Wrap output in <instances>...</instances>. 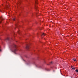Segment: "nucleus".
<instances>
[{
    "instance_id": "1",
    "label": "nucleus",
    "mask_w": 78,
    "mask_h": 78,
    "mask_svg": "<svg viewBox=\"0 0 78 78\" xmlns=\"http://www.w3.org/2000/svg\"><path fill=\"white\" fill-rule=\"evenodd\" d=\"M16 48H17V46L15 44H14L13 48L11 49V50L12 52H13L15 54H16V52L17 51V49H16Z\"/></svg>"
},
{
    "instance_id": "2",
    "label": "nucleus",
    "mask_w": 78,
    "mask_h": 78,
    "mask_svg": "<svg viewBox=\"0 0 78 78\" xmlns=\"http://www.w3.org/2000/svg\"><path fill=\"white\" fill-rule=\"evenodd\" d=\"M30 47H29V46L28 45H27L26 47V48L27 49V50L29 49Z\"/></svg>"
},
{
    "instance_id": "3",
    "label": "nucleus",
    "mask_w": 78,
    "mask_h": 78,
    "mask_svg": "<svg viewBox=\"0 0 78 78\" xmlns=\"http://www.w3.org/2000/svg\"><path fill=\"white\" fill-rule=\"evenodd\" d=\"M71 67L73 70H75V68L73 67V66H71Z\"/></svg>"
},
{
    "instance_id": "4",
    "label": "nucleus",
    "mask_w": 78,
    "mask_h": 78,
    "mask_svg": "<svg viewBox=\"0 0 78 78\" xmlns=\"http://www.w3.org/2000/svg\"><path fill=\"white\" fill-rule=\"evenodd\" d=\"M45 34H44V33H43V34H42L41 36L42 37H44V36H45Z\"/></svg>"
},
{
    "instance_id": "5",
    "label": "nucleus",
    "mask_w": 78,
    "mask_h": 78,
    "mask_svg": "<svg viewBox=\"0 0 78 78\" xmlns=\"http://www.w3.org/2000/svg\"><path fill=\"white\" fill-rule=\"evenodd\" d=\"M0 18L1 20H3V16H1V17H0Z\"/></svg>"
},
{
    "instance_id": "6",
    "label": "nucleus",
    "mask_w": 78,
    "mask_h": 78,
    "mask_svg": "<svg viewBox=\"0 0 78 78\" xmlns=\"http://www.w3.org/2000/svg\"><path fill=\"white\" fill-rule=\"evenodd\" d=\"M35 9H36V10H37V7L36 6H35Z\"/></svg>"
},
{
    "instance_id": "7",
    "label": "nucleus",
    "mask_w": 78,
    "mask_h": 78,
    "mask_svg": "<svg viewBox=\"0 0 78 78\" xmlns=\"http://www.w3.org/2000/svg\"><path fill=\"white\" fill-rule=\"evenodd\" d=\"M73 61H76V59H75V58H73Z\"/></svg>"
},
{
    "instance_id": "8",
    "label": "nucleus",
    "mask_w": 78,
    "mask_h": 78,
    "mask_svg": "<svg viewBox=\"0 0 78 78\" xmlns=\"http://www.w3.org/2000/svg\"><path fill=\"white\" fill-rule=\"evenodd\" d=\"M9 8V5L7 6L6 7V9H7V8Z\"/></svg>"
},
{
    "instance_id": "9",
    "label": "nucleus",
    "mask_w": 78,
    "mask_h": 78,
    "mask_svg": "<svg viewBox=\"0 0 78 78\" xmlns=\"http://www.w3.org/2000/svg\"><path fill=\"white\" fill-rule=\"evenodd\" d=\"M76 72H77V73H78V69H76Z\"/></svg>"
},
{
    "instance_id": "10",
    "label": "nucleus",
    "mask_w": 78,
    "mask_h": 78,
    "mask_svg": "<svg viewBox=\"0 0 78 78\" xmlns=\"http://www.w3.org/2000/svg\"><path fill=\"white\" fill-rule=\"evenodd\" d=\"M36 0H35V3H36V4H37V1H36Z\"/></svg>"
},
{
    "instance_id": "11",
    "label": "nucleus",
    "mask_w": 78,
    "mask_h": 78,
    "mask_svg": "<svg viewBox=\"0 0 78 78\" xmlns=\"http://www.w3.org/2000/svg\"><path fill=\"white\" fill-rule=\"evenodd\" d=\"M9 38H6V40H9Z\"/></svg>"
},
{
    "instance_id": "12",
    "label": "nucleus",
    "mask_w": 78,
    "mask_h": 78,
    "mask_svg": "<svg viewBox=\"0 0 78 78\" xmlns=\"http://www.w3.org/2000/svg\"><path fill=\"white\" fill-rule=\"evenodd\" d=\"M50 64H53V62H50Z\"/></svg>"
},
{
    "instance_id": "13",
    "label": "nucleus",
    "mask_w": 78,
    "mask_h": 78,
    "mask_svg": "<svg viewBox=\"0 0 78 78\" xmlns=\"http://www.w3.org/2000/svg\"><path fill=\"white\" fill-rule=\"evenodd\" d=\"M39 68H41L42 67L41 66H39Z\"/></svg>"
},
{
    "instance_id": "14",
    "label": "nucleus",
    "mask_w": 78,
    "mask_h": 78,
    "mask_svg": "<svg viewBox=\"0 0 78 78\" xmlns=\"http://www.w3.org/2000/svg\"><path fill=\"white\" fill-rule=\"evenodd\" d=\"M13 20V21H15V19L14 18Z\"/></svg>"
},
{
    "instance_id": "15",
    "label": "nucleus",
    "mask_w": 78,
    "mask_h": 78,
    "mask_svg": "<svg viewBox=\"0 0 78 78\" xmlns=\"http://www.w3.org/2000/svg\"><path fill=\"white\" fill-rule=\"evenodd\" d=\"M18 33H20V31H19V30H18Z\"/></svg>"
},
{
    "instance_id": "16",
    "label": "nucleus",
    "mask_w": 78,
    "mask_h": 78,
    "mask_svg": "<svg viewBox=\"0 0 78 78\" xmlns=\"http://www.w3.org/2000/svg\"><path fill=\"white\" fill-rule=\"evenodd\" d=\"M19 3H20V0H19Z\"/></svg>"
},
{
    "instance_id": "17",
    "label": "nucleus",
    "mask_w": 78,
    "mask_h": 78,
    "mask_svg": "<svg viewBox=\"0 0 78 78\" xmlns=\"http://www.w3.org/2000/svg\"><path fill=\"white\" fill-rule=\"evenodd\" d=\"M1 22H2V21L1 20L0 21V23H1Z\"/></svg>"
},
{
    "instance_id": "18",
    "label": "nucleus",
    "mask_w": 78,
    "mask_h": 78,
    "mask_svg": "<svg viewBox=\"0 0 78 78\" xmlns=\"http://www.w3.org/2000/svg\"><path fill=\"white\" fill-rule=\"evenodd\" d=\"M15 26H16V27H17V25H15Z\"/></svg>"
},
{
    "instance_id": "19",
    "label": "nucleus",
    "mask_w": 78,
    "mask_h": 78,
    "mask_svg": "<svg viewBox=\"0 0 78 78\" xmlns=\"http://www.w3.org/2000/svg\"><path fill=\"white\" fill-rule=\"evenodd\" d=\"M0 12H2V11H1V10H0Z\"/></svg>"
},
{
    "instance_id": "20",
    "label": "nucleus",
    "mask_w": 78,
    "mask_h": 78,
    "mask_svg": "<svg viewBox=\"0 0 78 78\" xmlns=\"http://www.w3.org/2000/svg\"><path fill=\"white\" fill-rule=\"evenodd\" d=\"M1 51V49H0V51Z\"/></svg>"
},
{
    "instance_id": "21",
    "label": "nucleus",
    "mask_w": 78,
    "mask_h": 78,
    "mask_svg": "<svg viewBox=\"0 0 78 78\" xmlns=\"http://www.w3.org/2000/svg\"><path fill=\"white\" fill-rule=\"evenodd\" d=\"M70 20L71 21H72V20Z\"/></svg>"
},
{
    "instance_id": "22",
    "label": "nucleus",
    "mask_w": 78,
    "mask_h": 78,
    "mask_svg": "<svg viewBox=\"0 0 78 78\" xmlns=\"http://www.w3.org/2000/svg\"><path fill=\"white\" fill-rule=\"evenodd\" d=\"M53 72H55V71H54V70H53Z\"/></svg>"
},
{
    "instance_id": "23",
    "label": "nucleus",
    "mask_w": 78,
    "mask_h": 78,
    "mask_svg": "<svg viewBox=\"0 0 78 78\" xmlns=\"http://www.w3.org/2000/svg\"><path fill=\"white\" fill-rule=\"evenodd\" d=\"M71 78H72V77H71Z\"/></svg>"
}]
</instances>
